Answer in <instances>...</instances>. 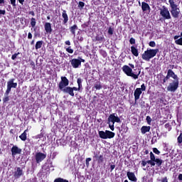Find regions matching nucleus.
Wrapping results in <instances>:
<instances>
[{
    "instance_id": "obj_26",
    "label": "nucleus",
    "mask_w": 182,
    "mask_h": 182,
    "mask_svg": "<svg viewBox=\"0 0 182 182\" xmlns=\"http://www.w3.org/2000/svg\"><path fill=\"white\" fill-rule=\"evenodd\" d=\"M26 132H28V129H26L23 134H21L19 136V138L21 139V140H22L23 141H25V140H26Z\"/></svg>"
},
{
    "instance_id": "obj_14",
    "label": "nucleus",
    "mask_w": 182,
    "mask_h": 182,
    "mask_svg": "<svg viewBox=\"0 0 182 182\" xmlns=\"http://www.w3.org/2000/svg\"><path fill=\"white\" fill-rule=\"evenodd\" d=\"M62 92H63V93H68V95H70V96H72L73 97V96H75V92H73V89H72L71 87H65V89H63Z\"/></svg>"
},
{
    "instance_id": "obj_7",
    "label": "nucleus",
    "mask_w": 182,
    "mask_h": 182,
    "mask_svg": "<svg viewBox=\"0 0 182 182\" xmlns=\"http://www.w3.org/2000/svg\"><path fill=\"white\" fill-rule=\"evenodd\" d=\"M67 86H69V80L66 77H61V80L58 84L60 90L63 91Z\"/></svg>"
},
{
    "instance_id": "obj_17",
    "label": "nucleus",
    "mask_w": 182,
    "mask_h": 182,
    "mask_svg": "<svg viewBox=\"0 0 182 182\" xmlns=\"http://www.w3.org/2000/svg\"><path fill=\"white\" fill-rule=\"evenodd\" d=\"M44 29L46 33H52V25L50 23H46L44 25Z\"/></svg>"
},
{
    "instance_id": "obj_11",
    "label": "nucleus",
    "mask_w": 182,
    "mask_h": 182,
    "mask_svg": "<svg viewBox=\"0 0 182 182\" xmlns=\"http://www.w3.org/2000/svg\"><path fill=\"white\" fill-rule=\"evenodd\" d=\"M71 65L74 69H77L82 65V61L79 59L73 58L70 60Z\"/></svg>"
},
{
    "instance_id": "obj_35",
    "label": "nucleus",
    "mask_w": 182,
    "mask_h": 182,
    "mask_svg": "<svg viewBox=\"0 0 182 182\" xmlns=\"http://www.w3.org/2000/svg\"><path fill=\"white\" fill-rule=\"evenodd\" d=\"M66 50L68 53H73V49L71 47H68L66 48Z\"/></svg>"
},
{
    "instance_id": "obj_39",
    "label": "nucleus",
    "mask_w": 182,
    "mask_h": 182,
    "mask_svg": "<svg viewBox=\"0 0 182 182\" xmlns=\"http://www.w3.org/2000/svg\"><path fill=\"white\" fill-rule=\"evenodd\" d=\"M140 89H141V92H145V90H146V85L144 84H142L141 85V88Z\"/></svg>"
},
{
    "instance_id": "obj_1",
    "label": "nucleus",
    "mask_w": 182,
    "mask_h": 182,
    "mask_svg": "<svg viewBox=\"0 0 182 182\" xmlns=\"http://www.w3.org/2000/svg\"><path fill=\"white\" fill-rule=\"evenodd\" d=\"M122 72L127 75V76H129L130 77H132V79H134L135 80L136 79H139V76H140L141 71L139 70L138 73L133 71V70L129 67V65H124L122 67Z\"/></svg>"
},
{
    "instance_id": "obj_3",
    "label": "nucleus",
    "mask_w": 182,
    "mask_h": 182,
    "mask_svg": "<svg viewBox=\"0 0 182 182\" xmlns=\"http://www.w3.org/2000/svg\"><path fill=\"white\" fill-rule=\"evenodd\" d=\"M122 121L116 114H111L108 117V124L112 132L114 131V123H120Z\"/></svg>"
},
{
    "instance_id": "obj_19",
    "label": "nucleus",
    "mask_w": 182,
    "mask_h": 182,
    "mask_svg": "<svg viewBox=\"0 0 182 182\" xmlns=\"http://www.w3.org/2000/svg\"><path fill=\"white\" fill-rule=\"evenodd\" d=\"M106 136H107V139H113V137H114L115 136V134L113 132L106 130Z\"/></svg>"
},
{
    "instance_id": "obj_22",
    "label": "nucleus",
    "mask_w": 182,
    "mask_h": 182,
    "mask_svg": "<svg viewBox=\"0 0 182 182\" xmlns=\"http://www.w3.org/2000/svg\"><path fill=\"white\" fill-rule=\"evenodd\" d=\"M70 31L74 36H76V31H77V26L75 24L70 28Z\"/></svg>"
},
{
    "instance_id": "obj_51",
    "label": "nucleus",
    "mask_w": 182,
    "mask_h": 182,
    "mask_svg": "<svg viewBox=\"0 0 182 182\" xmlns=\"http://www.w3.org/2000/svg\"><path fill=\"white\" fill-rule=\"evenodd\" d=\"M170 77H171V76L168 75V70L167 75H166V77H165V79H166V80H168V79H170Z\"/></svg>"
},
{
    "instance_id": "obj_52",
    "label": "nucleus",
    "mask_w": 182,
    "mask_h": 182,
    "mask_svg": "<svg viewBox=\"0 0 182 182\" xmlns=\"http://www.w3.org/2000/svg\"><path fill=\"white\" fill-rule=\"evenodd\" d=\"M65 45H68V46H70V41H67L65 42Z\"/></svg>"
},
{
    "instance_id": "obj_12",
    "label": "nucleus",
    "mask_w": 182,
    "mask_h": 182,
    "mask_svg": "<svg viewBox=\"0 0 182 182\" xmlns=\"http://www.w3.org/2000/svg\"><path fill=\"white\" fill-rule=\"evenodd\" d=\"M21 153H22V149L16 146H14L11 148V156L13 157H15V156H16V154H21Z\"/></svg>"
},
{
    "instance_id": "obj_63",
    "label": "nucleus",
    "mask_w": 182,
    "mask_h": 182,
    "mask_svg": "<svg viewBox=\"0 0 182 182\" xmlns=\"http://www.w3.org/2000/svg\"><path fill=\"white\" fill-rule=\"evenodd\" d=\"M124 182H129V181H127V180H125Z\"/></svg>"
},
{
    "instance_id": "obj_20",
    "label": "nucleus",
    "mask_w": 182,
    "mask_h": 182,
    "mask_svg": "<svg viewBox=\"0 0 182 182\" xmlns=\"http://www.w3.org/2000/svg\"><path fill=\"white\" fill-rule=\"evenodd\" d=\"M141 8H142V11L144 12V11H149V9H150V6H149V4L146 2H142Z\"/></svg>"
},
{
    "instance_id": "obj_13",
    "label": "nucleus",
    "mask_w": 182,
    "mask_h": 182,
    "mask_svg": "<svg viewBox=\"0 0 182 182\" xmlns=\"http://www.w3.org/2000/svg\"><path fill=\"white\" fill-rule=\"evenodd\" d=\"M141 89L136 88L134 91V100L135 102H137L139 99H140V95H141Z\"/></svg>"
},
{
    "instance_id": "obj_49",
    "label": "nucleus",
    "mask_w": 182,
    "mask_h": 182,
    "mask_svg": "<svg viewBox=\"0 0 182 182\" xmlns=\"http://www.w3.org/2000/svg\"><path fill=\"white\" fill-rule=\"evenodd\" d=\"M115 168H116V166H115V165H111V166H110L111 171H113Z\"/></svg>"
},
{
    "instance_id": "obj_31",
    "label": "nucleus",
    "mask_w": 182,
    "mask_h": 182,
    "mask_svg": "<svg viewBox=\"0 0 182 182\" xmlns=\"http://www.w3.org/2000/svg\"><path fill=\"white\" fill-rule=\"evenodd\" d=\"M77 83L78 85L79 89H80L82 87V79L78 78L77 80Z\"/></svg>"
},
{
    "instance_id": "obj_50",
    "label": "nucleus",
    "mask_w": 182,
    "mask_h": 182,
    "mask_svg": "<svg viewBox=\"0 0 182 182\" xmlns=\"http://www.w3.org/2000/svg\"><path fill=\"white\" fill-rule=\"evenodd\" d=\"M161 182H168V181L167 180V178L165 177L162 178Z\"/></svg>"
},
{
    "instance_id": "obj_25",
    "label": "nucleus",
    "mask_w": 182,
    "mask_h": 182,
    "mask_svg": "<svg viewBox=\"0 0 182 182\" xmlns=\"http://www.w3.org/2000/svg\"><path fill=\"white\" fill-rule=\"evenodd\" d=\"M99 136L101 139H107V136L106 135V131H100L99 132Z\"/></svg>"
},
{
    "instance_id": "obj_48",
    "label": "nucleus",
    "mask_w": 182,
    "mask_h": 182,
    "mask_svg": "<svg viewBox=\"0 0 182 182\" xmlns=\"http://www.w3.org/2000/svg\"><path fill=\"white\" fill-rule=\"evenodd\" d=\"M3 101L4 102H9V97L6 96V97L4 98Z\"/></svg>"
},
{
    "instance_id": "obj_58",
    "label": "nucleus",
    "mask_w": 182,
    "mask_h": 182,
    "mask_svg": "<svg viewBox=\"0 0 182 182\" xmlns=\"http://www.w3.org/2000/svg\"><path fill=\"white\" fill-rule=\"evenodd\" d=\"M151 161H152V160L151 159V160H149V161H146V164H151Z\"/></svg>"
},
{
    "instance_id": "obj_30",
    "label": "nucleus",
    "mask_w": 182,
    "mask_h": 182,
    "mask_svg": "<svg viewBox=\"0 0 182 182\" xmlns=\"http://www.w3.org/2000/svg\"><path fill=\"white\" fill-rule=\"evenodd\" d=\"M31 25L32 28H35V26L36 25V20L35 19V18H31Z\"/></svg>"
},
{
    "instance_id": "obj_60",
    "label": "nucleus",
    "mask_w": 182,
    "mask_h": 182,
    "mask_svg": "<svg viewBox=\"0 0 182 182\" xmlns=\"http://www.w3.org/2000/svg\"><path fill=\"white\" fill-rule=\"evenodd\" d=\"M80 60L81 62H85V60H84V59H82V58H80Z\"/></svg>"
},
{
    "instance_id": "obj_46",
    "label": "nucleus",
    "mask_w": 182,
    "mask_h": 182,
    "mask_svg": "<svg viewBox=\"0 0 182 182\" xmlns=\"http://www.w3.org/2000/svg\"><path fill=\"white\" fill-rule=\"evenodd\" d=\"M72 89H73V92H74V91L77 92V90H80V88H79V87H78V88L73 87H72Z\"/></svg>"
},
{
    "instance_id": "obj_21",
    "label": "nucleus",
    "mask_w": 182,
    "mask_h": 182,
    "mask_svg": "<svg viewBox=\"0 0 182 182\" xmlns=\"http://www.w3.org/2000/svg\"><path fill=\"white\" fill-rule=\"evenodd\" d=\"M131 52L132 55H134V56H136V57L139 56V50H137V48H136V47L132 46Z\"/></svg>"
},
{
    "instance_id": "obj_34",
    "label": "nucleus",
    "mask_w": 182,
    "mask_h": 182,
    "mask_svg": "<svg viewBox=\"0 0 182 182\" xmlns=\"http://www.w3.org/2000/svg\"><path fill=\"white\" fill-rule=\"evenodd\" d=\"M178 143H179L180 144L181 143H182V133H181L178 137Z\"/></svg>"
},
{
    "instance_id": "obj_27",
    "label": "nucleus",
    "mask_w": 182,
    "mask_h": 182,
    "mask_svg": "<svg viewBox=\"0 0 182 182\" xmlns=\"http://www.w3.org/2000/svg\"><path fill=\"white\" fill-rule=\"evenodd\" d=\"M42 45H43V41H37L36 43V49H41L42 48Z\"/></svg>"
},
{
    "instance_id": "obj_23",
    "label": "nucleus",
    "mask_w": 182,
    "mask_h": 182,
    "mask_svg": "<svg viewBox=\"0 0 182 182\" xmlns=\"http://www.w3.org/2000/svg\"><path fill=\"white\" fill-rule=\"evenodd\" d=\"M141 132L142 134H146V133L150 132V127L143 126L141 128Z\"/></svg>"
},
{
    "instance_id": "obj_47",
    "label": "nucleus",
    "mask_w": 182,
    "mask_h": 182,
    "mask_svg": "<svg viewBox=\"0 0 182 182\" xmlns=\"http://www.w3.org/2000/svg\"><path fill=\"white\" fill-rule=\"evenodd\" d=\"M141 165H142L143 167H146V166L147 165V161H142Z\"/></svg>"
},
{
    "instance_id": "obj_57",
    "label": "nucleus",
    "mask_w": 182,
    "mask_h": 182,
    "mask_svg": "<svg viewBox=\"0 0 182 182\" xmlns=\"http://www.w3.org/2000/svg\"><path fill=\"white\" fill-rule=\"evenodd\" d=\"M178 180L182 181V174L181 173L178 175Z\"/></svg>"
},
{
    "instance_id": "obj_40",
    "label": "nucleus",
    "mask_w": 182,
    "mask_h": 182,
    "mask_svg": "<svg viewBox=\"0 0 182 182\" xmlns=\"http://www.w3.org/2000/svg\"><path fill=\"white\" fill-rule=\"evenodd\" d=\"M12 6H16V0H10Z\"/></svg>"
},
{
    "instance_id": "obj_64",
    "label": "nucleus",
    "mask_w": 182,
    "mask_h": 182,
    "mask_svg": "<svg viewBox=\"0 0 182 182\" xmlns=\"http://www.w3.org/2000/svg\"><path fill=\"white\" fill-rule=\"evenodd\" d=\"M144 170H146V168H144Z\"/></svg>"
},
{
    "instance_id": "obj_53",
    "label": "nucleus",
    "mask_w": 182,
    "mask_h": 182,
    "mask_svg": "<svg viewBox=\"0 0 182 182\" xmlns=\"http://www.w3.org/2000/svg\"><path fill=\"white\" fill-rule=\"evenodd\" d=\"M28 39H31L32 38V33H28Z\"/></svg>"
},
{
    "instance_id": "obj_24",
    "label": "nucleus",
    "mask_w": 182,
    "mask_h": 182,
    "mask_svg": "<svg viewBox=\"0 0 182 182\" xmlns=\"http://www.w3.org/2000/svg\"><path fill=\"white\" fill-rule=\"evenodd\" d=\"M95 89H96V90H100V89H102V84H100V82L97 81L95 82L94 87H92L93 90H95Z\"/></svg>"
},
{
    "instance_id": "obj_6",
    "label": "nucleus",
    "mask_w": 182,
    "mask_h": 182,
    "mask_svg": "<svg viewBox=\"0 0 182 182\" xmlns=\"http://www.w3.org/2000/svg\"><path fill=\"white\" fill-rule=\"evenodd\" d=\"M160 15L163 16L164 19H171L170 11L166 6H163L162 9H160Z\"/></svg>"
},
{
    "instance_id": "obj_41",
    "label": "nucleus",
    "mask_w": 182,
    "mask_h": 182,
    "mask_svg": "<svg viewBox=\"0 0 182 182\" xmlns=\"http://www.w3.org/2000/svg\"><path fill=\"white\" fill-rule=\"evenodd\" d=\"M108 33H109V35H112L113 34V28H112V27L109 28Z\"/></svg>"
},
{
    "instance_id": "obj_54",
    "label": "nucleus",
    "mask_w": 182,
    "mask_h": 182,
    "mask_svg": "<svg viewBox=\"0 0 182 182\" xmlns=\"http://www.w3.org/2000/svg\"><path fill=\"white\" fill-rule=\"evenodd\" d=\"M19 4H21V5H23V2H25V0H18Z\"/></svg>"
},
{
    "instance_id": "obj_15",
    "label": "nucleus",
    "mask_w": 182,
    "mask_h": 182,
    "mask_svg": "<svg viewBox=\"0 0 182 182\" xmlns=\"http://www.w3.org/2000/svg\"><path fill=\"white\" fill-rule=\"evenodd\" d=\"M127 176L129 180H130V181H134V182L137 181V178L136 177V175H134V173L127 172Z\"/></svg>"
},
{
    "instance_id": "obj_59",
    "label": "nucleus",
    "mask_w": 182,
    "mask_h": 182,
    "mask_svg": "<svg viewBox=\"0 0 182 182\" xmlns=\"http://www.w3.org/2000/svg\"><path fill=\"white\" fill-rule=\"evenodd\" d=\"M5 4V0H0V4Z\"/></svg>"
},
{
    "instance_id": "obj_8",
    "label": "nucleus",
    "mask_w": 182,
    "mask_h": 182,
    "mask_svg": "<svg viewBox=\"0 0 182 182\" xmlns=\"http://www.w3.org/2000/svg\"><path fill=\"white\" fill-rule=\"evenodd\" d=\"M178 81H172L167 87L168 92H176L178 89Z\"/></svg>"
},
{
    "instance_id": "obj_33",
    "label": "nucleus",
    "mask_w": 182,
    "mask_h": 182,
    "mask_svg": "<svg viewBox=\"0 0 182 182\" xmlns=\"http://www.w3.org/2000/svg\"><path fill=\"white\" fill-rule=\"evenodd\" d=\"M97 160H98V163H103V155H100L98 156Z\"/></svg>"
},
{
    "instance_id": "obj_29",
    "label": "nucleus",
    "mask_w": 182,
    "mask_h": 182,
    "mask_svg": "<svg viewBox=\"0 0 182 182\" xmlns=\"http://www.w3.org/2000/svg\"><path fill=\"white\" fill-rule=\"evenodd\" d=\"M105 39V37L102 35H97L96 36V40L98 41L99 42H103Z\"/></svg>"
},
{
    "instance_id": "obj_45",
    "label": "nucleus",
    "mask_w": 182,
    "mask_h": 182,
    "mask_svg": "<svg viewBox=\"0 0 182 182\" xmlns=\"http://www.w3.org/2000/svg\"><path fill=\"white\" fill-rule=\"evenodd\" d=\"M89 161H92V159L91 158L86 159L85 163H86L87 166L89 165Z\"/></svg>"
},
{
    "instance_id": "obj_32",
    "label": "nucleus",
    "mask_w": 182,
    "mask_h": 182,
    "mask_svg": "<svg viewBox=\"0 0 182 182\" xmlns=\"http://www.w3.org/2000/svg\"><path fill=\"white\" fill-rule=\"evenodd\" d=\"M150 159L152 161H154L156 160V156H154V154H153V152H150Z\"/></svg>"
},
{
    "instance_id": "obj_56",
    "label": "nucleus",
    "mask_w": 182,
    "mask_h": 182,
    "mask_svg": "<svg viewBox=\"0 0 182 182\" xmlns=\"http://www.w3.org/2000/svg\"><path fill=\"white\" fill-rule=\"evenodd\" d=\"M129 65L132 69H134V65L129 63Z\"/></svg>"
},
{
    "instance_id": "obj_36",
    "label": "nucleus",
    "mask_w": 182,
    "mask_h": 182,
    "mask_svg": "<svg viewBox=\"0 0 182 182\" xmlns=\"http://www.w3.org/2000/svg\"><path fill=\"white\" fill-rule=\"evenodd\" d=\"M149 46H151V48H155L156 47V43L154 41L149 42Z\"/></svg>"
},
{
    "instance_id": "obj_2",
    "label": "nucleus",
    "mask_w": 182,
    "mask_h": 182,
    "mask_svg": "<svg viewBox=\"0 0 182 182\" xmlns=\"http://www.w3.org/2000/svg\"><path fill=\"white\" fill-rule=\"evenodd\" d=\"M159 53V49H147V50L144 51L142 54L141 58L144 60H146L149 62L150 59L154 58Z\"/></svg>"
},
{
    "instance_id": "obj_55",
    "label": "nucleus",
    "mask_w": 182,
    "mask_h": 182,
    "mask_svg": "<svg viewBox=\"0 0 182 182\" xmlns=\"http://www.w3.org/2000/svg\"><path fill=\"white\" fill-rule=\"evenodd\" d=\"M151 166H156V162L154 161H151Z\"/></svg>"
},
{
    "instance_id": "obj_4",
    "label": "nucleus",
    "mask_w": 182,
    "mask_h": 182,
    "mask_svg": "<svg viewBox=\"0 0 182 182\" xmlns=\"http://www.w3.org/2000/svg\"><path fill=\"white\" fill-rule=\"evenodd\" d=\"M170 6L171 8V14L173 18H178L180 15V9L177 7V4L174 2V0H168Z\"/></svg>"
},
{
    "instance_id": "obj_37",
    "label": "nucleus",
    "mask_w": 182,
    "mask_h": 182,
    "mask_svg": "<svg viewBox=\"0 0 182 182\" xmlns=\"http://www.w3.org/2000/svg\"><path fill=\"white\" fill-rule=\"evenodd\" d=\"M129 43H131V45H134V43H136V40L134 38H131L129 40Z\"/></svg>"
},
{
    "instance_id": "obj_10",
    "label": "nucleus",
    "mask_w": 182,
    "mask_h": 182,
    "mask_svg": "<svg viewBox=\"0 0 182 182\" xmlns=\"http://www.w3.org/2000/svg\"><path fill=\"white\" fill-rule=\"evenodd\" d=\"M46 159V154L38 152L36 154V161L39 164Z\"/></svg>"
},
{
    "instance_id": "obj_28",
    "label": "nucleus",
    "mask_w": 182,
    "mask_h": 182,
    "mask_svg": "<svg viewBox=\"0 0 182 182\" xmlns=\"http://www.w3.org/2000/svg\"><path fill=\"white\" fill-rule=\"evenodd\" d=\"M154 162L156 163V166H158L159 167H160V166H161V164H163V160H161L160 159H156L154 160Z\"/></svg>"
},
{
    "instance_id": "obj_44",
    "label": "nucleus",
    "mask_w": 182,
    "mask_h": 182,
    "mask_svg": "<svg viewBox=\"0 0 182 182\" xmlns=\"http://www.w3.org/2000/svg\"><path fill=\"white\" fill-rule=\"evenodd\" d=\"M78 6H80V8H83V6H85V3H83L82 1H80Z\"/></svg>"
},
{
    "instance_id": "obj_18",
    "label": "nucleus",
    "mask_w": 182,
    "mask_h": 182,
    "mask_svg": "<svg viewBox=\"0 0 182 182\" xmlns=\"http://www.w3.org/2000/svg\"><path fill=\"white\" fill-rule=\"evenodd\" d=\"M62 16L63 18V23H68V21H69V17L68 16V14H66V11L64 10L63 11V14H62Z\"/></svg>"
},
{
    "instance_id": "obj_5",
    "label": "nucleus",
    "mask_w": 182,
    "mask_h": 182,
    "mask_svg": "<svg viewBox=\"0 0 182 182\" xmlns=\"http://www.w3.org/2000/svg\"><path fill=\"white\" fill-rule=\"evenodd\" d=\"M14 81L15 79H11L7 82V90L6 91V94L7 95V96L9 95V93H11L12 87L15 89L18 86V83L14 82Z\"/></svg>"
},
{
    "instance_id": "obj_43",
    "label": "nucleus",
    "mask_w": 182,
    "mask_h": 182,
    "mask_svg": "<svg viewBox=\"0 0 182 182\" xmlns=\"http://www.w3.org/2000/svg\"><path fill=\"white\" fill-rule=\"evenodd\" d=\"M18 55H19V53L13 55L12 57H11V59L13 60H15V59H16V58L18 57Z\"/></svg>"
},
{
    "instance_id": "obj_42",
    "label": "nucleus",
    "mask_w": 182,
    "mask_h": 182,
    "mask_svg": "<svg viewBox=\"0 0 182 182\" xmlns=\"http://www.w3.org/2000/svg\"><path fill=\"white\" fill-rule=\"evenodd\" d=\"M146 122H147L148 124H150V123H151V118L150 117L147 116Z\"/></svg>"
},
{
    "instance_id": "obj_62",
    "label": "nucleus",
    "mask_w": 182,
    "mask_h": 182,
    "mask_svg": "<svg viewBox=\"0 0 182 182\" xmlns=\"http://www.w3.org/2000/svg\"><path fill=\"white\" fill-rule=\"evenodd\" d=\"M166 80H167L166 78L164 80V82L166 83Z\"/></svg>"
},
{
    "instance_id": "obj_9",
    "label": "nucleus",
    "mask_w": 182,
    "mask_h": 182,
    "mask_svg": "<svg viewBox=\"0 0 182 182\" xmlns=\"http://www.w3.org/2000/svg\"><path fill=\"white\" fill-rule=\"evenodd\" d=\"M23 176V169L21 167L14 168V178H21Z\"/></svg>"
},
{
    "instance_id": "obj_38",
    "label": "nucleus",
    "mask_w": 182,
    "mask_h": 182,
    "mask_svg": "<svg viewBox=\"0 0 182 182\" xmlns=\"http://www.w3.org/2000/svg\"><path fill=\"white\" fill-rule=\"evenodd\" d=\"M153 151H154V153H155V154H160V151H159V149H157V148H154Z\"/></svg>"
},
{
    "instance_id": "obj_61",
    "label": "nucleus",
    "mask_w": 182,
    "mask_h": 182,
    "mask_svg": "<svg viewBox=\"0 0 182 182\" xmlns=\"http://www.w3.org/2000/svg\"><path fill=\"white\" fill-rule=\"evenodd\" d=\"M47 19H48V20L50 19V16H48Z\"/></svg>"
},
{
    "instance_id": "obj_16",
    "label": "nucleus",
    "mask_w": 182,
    "mask_h": 182,
    "mask_svg": "<svg viewBox=\"0 0 182 182\" xmlns=\"http://www.w3.org/2000/svg\"><path fill=\"white\" fill-rule=\"evenodd\" d=\"M168 76H171L172 79H174L173 82H178V76L174 73V71L172 70H168Z\"/></svg>"
}]
</instances>
